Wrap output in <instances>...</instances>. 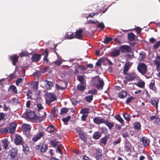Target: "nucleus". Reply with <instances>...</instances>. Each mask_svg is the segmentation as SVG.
<instances>
[{"label": "nucleus", "instance_id": "f257e3e1", "mask_svg": "<svg viewBox=\"0 0 160 160\" xmlns=\"http://www.w3.org/2000/svg\"><path fill=\"white\" fill-rule=\"evenodd\" d=\"M46 96L47 98L45 101L48 105H50L51 102L56 101L57 99L56 96L53 93H47Z\"/></svg>", "mask_w": 160, "mask_h": 160}, {"label": "nucleus", "instance_id": "f03ea898", "mask_svg": "<svg viewBox=\"0 0 160 160\" xmlns=\"http://www.w3.org/2000/svg\"><path fill=\"white\" fill-rule=\"evenodd\" d=\"M137 68L139 72L142 75L145 74L147 71V66L143 63H139Z\"/></svg>", "mask_w": 160, "mask_h": 160}, {"label": "nucleus", "instance_id": "7ed1b4c3", "mask_svg": "<svg viewBox=\"0 0 160 160\" xmlns=\"http://www.w3.org/2000/svg\"><path fill=\"white\" fill-rule=\"evenodd\" d=\"M124 75L125 76L124 77V78L128 82L134 80L137 78V75L136 73L133 72L128 73L127 72L126 74Z\"/></svg>", "mask_w": 160, "mask_h": 160}, {"label": "nucleus", "instance_id": "20e7f679", "mask_svg": "<svg viewBox=\"0 0 160 160\" xmlns=\"http://www.w3.org/2000/svg\"><path fill=\"white\" fill-rule=\"evenodd\" d=\"M9 155L11 160H18L17 151L16 149L12 148L9 151Z\"/></svg>", "mask_w": 160, "mask_h": 160}, {"label": "nucleus", "instance_id": "39448f33", "mask_svg": "<svg viewBox=\"0 0 160 160\" xmlns=\"http://www.w3.org/2000/svg\"><path fill=\"white\" fill-rule=\"evenodd\" d=\"M119 48L122 53H130L132 50L131 47L127 45H122Z\"/></svg>", "mask_w": 160, "mask_h": 160}, {"label": "nucleus", "instance_id": "423d86ee", "mask_svg": "<svg viewBox=\"0 0 160 160\" xmlns=\"http://www.w3.org/2000/svg\"><path fill=\"white\" fill-rule=\"evenodd\" d=\"M45 135V133L42 132H39L37 134L33 137L32 138V140L33 142H36L40 139L42 137Z\"/></svg>", "mask_w": 160, "mask_h": 160}, {"label": "nucleus", "instance_id": "0eeeda50", "mask_svg": "<svg viewBox=\"0 0 160 160\" xmlns=\"http://www.w3.org/2000/svg\"><path fill=\"white\" fill-rule=\"evenodd\" d=\"M60 85L56 84V88L58 89L63 90L66 89L67 87L68 84L66 82L61 81L60 82Z\"/></svg>", "mask_w": 160, "mask_h": 160}, {"label": "nucleus", "instance_id": "6e6552de", "mask_svg": "<svg viewBox=\"0 0 160 160\" xmlns=\"http://www.w3.org/2000/svg\"><path fill=\"white\" fill-rule=\"evenodd\" d=\"M159 100L157 98H152L150 100V102L153 107L155 108L157 111L158 110V104Z\"/></svg>", "mask_w": 160, "mask_h": 160}, {"label": "nucleus", "instance_id": "1a4fd4ad", "mask_svg": "<svg viewBox=\"0 0 160 160\" xmlns=\"http://www.w3.org/2000/svg\"><path fill=\"white\" fill-rule=\"evenodd\" d=\"M19 58V56L15 54L9 56V58L14 66L16 65V63L18 61Z\"/></svg>", "mask_w": 160, "mask_h": 160}, {"label": "nucleus", "instance_id": "9d476101", "mask_svg": "<svg viewBox=\"0 0 160 160\" xmlns=\"http://www.w3.org/2000/svg\"><path fill=\"white\" fill-rule=\"evenodd\" d=\"M14 142L17 145H22L23 143V142L22 137L19 135H16Z\"/></svg>", "mask_w": 160, "mask_h": 160}, {"label": "nucleus", "instance_id": "9b49d317", "mask_svg": "<svg viewBox=\"0 0 160 160\" xmlns=\"http://www.w3.org/2000/svg\"><path fill=\"white\" fill-rule=\"evenodd\" d=\"M97 84H95L98 89H102L103 88L104 82L102 79L99 77L98 80H97Z\"/></svg>", "mask_w": 160, "mask_h": 160}, {"label": "nucleus", "instance_id": "f8f14e48", "mask_svg": "<svg viewBox=\"0 0 160 160\" xmlns=\"http://www.w3.org/2000/svg\"><path fill=\"white\" fill-rule=\"evenodd\" d=\"M105 120L100 117H97L93 118V122L96 124L104 123Z\"/></svg>", "mask_w": 160, "mask_h": 160}, {"label": "nucleus", "instance_id": "ddd939ff", "mask_svg": "<svg viewBox=\"0 0 160 160\" xmlns=\"http://www.w3.org/2000/svg\"><path fill=\"white\" fill-rule=\"evenodd\" d=\"M17 126V124L14 123H11L9 124V133H13L15 132Z\"/></svg>", "mask_w": 160, "mask_h": 160}, {"label": "nucleus", "instance_id": "4468645a", "mask_svg": "<svg viewBox=\"0 0 160 160\" xmlns=\"http://www.w3.org/2000/svg\"><path fill=\"white\" fill-rule=\"evenodd\" d=\"M140 141L141 142H142L145 146H147L150 143L149 139L145 137L141 138L140 139Z\"/></svg>", "mask_w": 160, "mask_h": 160}, {"label": "nucleus", "instance_id": "2eb2a0df", "mask_svg": "<svg viewBox=\"0 0 160 160\" xmlns=\"http://www.w3.org/2000/svg\"><path fill=\"white\" fill-rule=\"evenodd\" d=\"M131 64L129 62H126L123 70V73L124 74H126L128 71L129 69L130 68L131 66Z\"/></svg>", "mask_w": 160, "mask_h": 160}, {"label": "nucleus", "instance_id": "dca6fc26", "mask_svg": "<svg viewBox=\"0 0 160 160\" xmlns=\"http://www.w3.org/2000/svg\"><path fill=\"white\" fill-rule=\"evenodd\" d=\"M82 30L81 29L77 30L75 32V38L81 39L82 37Z\"/></svg>", "mask_w": 160, "mask_h": 160}, {"label": "nucleus", "instance_id": "f3484780", "mask_svg": "<svg viewBox=\"0 0 160 160\" xmlns=\"http://www.w3.org/2000/svg\"><path fill=\"white\" fill-rule=\"evenodd\" d=\"M41 55L39 54L35 53L32 56V60L33 62L38 61L40 59Z\"/></svg>", "mask_w": 160, "mask_h": 160}, {"label": "nucleus", "instance_id": "a211bd4d", "mask_svg": "<svg viewBox=\"0 0 160 160\" xmlns=\"http://www.w3.org/2000/svg\"><path fill=\"white\" fill-rule=\"evenodd\" d=\"M86 83L78 84L77 87V89L81 91H84L86 88Z\"/></svg>", "mask_w": 160, "mask_h": 160}, {"label": "nucleus", "instance_id": "6ab92c4d", "mask_svg": "<svg viewBox=\"0 0 160 160\" xmlns=\"http://www.w3.org/2000/svg\"><path fill=\"white\" fill-rule=\"evenodd\" d=\"M120 49H115L113 50L110 54V56L112 57H115L118 56L120 54Z\"/></svg>", "mask_w": 160, "mask_h": 160}, {"label": "nucleus", "instance_id": "aec40b11", "mask_svg": "<svg viewBox=\"0 0 160 160\" xmlns=\"http://www.w3.org/2000/svg\"><path fill=\"white\" fill-rule=\"evenodd\" d=\"M75 35L72 32H67L65 36V38L68 39H73L75 38Z\"/></svg>", "mask_w": 160, "mask_h": 160}, {"label": "nucleus", "instance_id": "412c9836", "mask_svg": "<svg viewBox=\"0 0 160 160\" xmlns=\"http://www.w3.org/2000/svg\"><path fill=\"white\" fill-rule=\"evenodd\" d=\"M44 82H45V86L47 89H51V88L53 87V82L48 81L47 80H45Z\"/></svg>", "mask_w": 160, "mask_h": 160}, {"label": "nucleus", "instance_id": "4be33fe9", "mask_svg": "<svg viewBox=\"0 0 160 160\" xmlns=\"http://www.w3.org/2000/svg\"><path fill=\"white\" fill-rule=\"evenodd\" d=\"M102 134L100 132H95L92 136V138L95 140L98 139L101 137Z\"/></svg>", "mask_w": 160, "mask_h": 160}, {"label": "nucleus", "instance_id": "5701e85b", "mask_svg": "<svg viewBox=\"0 0 160 160\" xmlns=\"http://www.w3.org/2000/svg\"><path fill=\"white\" fill-rule=\"evenodd\" d=\"M104 123L108 127V128L110 130H111L112 128L114 126L113 122H109L107 120H105Z\"/></svg>", "mask_w": 160, "mask_h": 160}, {"label": "nucleus", "instance_id": "b1692460", "mask_svg": "<svg viewBox=\"0 0 160 160\" xmlns=\"http://www.w3.org/2000/svg\"><path fill=\"white\" fill-rule=\"evenodd\" d=\"M135 35L132 32L129 33L128 34V38L129 41H132L135 39Z\"/></svg>", "mask_w": 160, "mask_h": 160}, {"label": "nucleus", "instance_id": "393cba45", "mask_svg": "<svg viewBox=\"0 0 160 160\" xmlns=\"http://www.w3.org/2000/svg\"><path fill=\"white\" fill-rule=\"evenodd\" d=\"M127 92L126 91L122 90L118 94V97L121 98H124L127 95Z\"/></svg>", "mask_w": 160, "mask_h": 160}, {"label": "nucleus", "instance_id": "a878e982", "mask_svg": "<svg viewBox=\"0 0 160 160\" xmlns=\"http://www.w3.org/2000/svg\"><path fill=\"white\" fill-rule=\"evenodd\" d=\"M22 127L25 132H27L31 130V126L29 124H24L22 126Z\"/></svg>", "mask_w": 160, "mask_h": 160}, {"label": "nucleus", "instance_id": "bb28decb", "mask_svg": "<svg viewBox=\"0 0 160 160\" xmlns=\"http://www.w3.org/2000/svg\"><path fill=\"white\" fill-rule=\"evenodd\" d=\"M153 63L154 65L156 66L157 71L159 72L160 71V61L157 60H154Z\"/></svg>", "mask_w": 160, "mask_h": 160}, {"label": "nucleus", "instance_id": "cd10ccee", "mask_svg": "<svg viewBox=\"0 0 160 160\" xmlns=\"http://www.w3.org/2000/svg\"><path fill=\"white\" fill-rule=\"evenodd\" d=\"M145 57L146 53L144 52H140L139 53V56L138 59L140 62L142 61L145 58Z\"/></svg>", "mask_w": 160, "mask_h": 160}, {"label": "nucleus", "instance_id": "c85d7f7f", "mask_svg": "<svg viewBox=\"0 0 160 160\" xmlns=\"http://www.w3.org/2000/svg\"><path fill=\"white\" fill-rule=\"evenodd\" d=\"M133 128L135 129L139 130L141 128V125L138 122H136L133 124Z\"/></svg>", "mask_w": 160, "mask_h": 160}, {"label": "nucleus", "instance_id": "c756f323", "mask_svg": "<svg viewBox=\"0 0 160 160\" xmlns=\"http://www.w3.org/2000/svg\"><path fill=\"white\" fill-rule=\"evenodd\" d=\"M77 80L80 82L81 84L86 83L84 81V76L83 75L78 76L77 77Z\"/></svg>", "mask_w": 160, "mask_h": 160}, {"label": "nucleus", "instance_id": "7c9ffc66", "mask_svg": "<svg viewBox=\"0 0 160 160\" xmlns=\"http://www.w3.org/2000/svg\"><path fill=\"white\" fill-rule=\"evenodd\" d=\"M58 112V109L56 108L54 106L52 108V112L51 113L53 114L54 117L55 118L57 117V113Z\"/></svg>", "mask_w": 160, "mask_h": 160}, {"label": "nucleus", "instance_id": "2f4dec72", "mask_svg": "<svg viewBox=\"0 0 160 160\" xmlns=\"http://www.w3.org/2000/svg\"><path fill=\"white\" fill-rule=\"evenodd\" d=\"M46 131L50 133L54 132V126L53 125H50L49 126L46 128Z\"/></svg>", "mask_w": 160, "mask_h": 160}, {"label": "nucleus", "instance_id": "473e14b6", "mask_svg": "<svg viewBox=\"0 0 160 160\" xmlns=\"http://www.w3.org/2000/svg\"><path fill=\"white\" fill-rule=\"evenodd\" d=\"M9 128H0V132L2 134L9 133Z\"/></svg>", "mask_w": 160, "mask_h": 160}, {"label": "nucleus", "instance_id": "72a5a7b5", "mask_svg": "<svg viewBox=\"0 0 160 160\" xmlns=\"http://www.w3.org/2000/svg\"><path fill=\"white\" fill-rule=\"evenodd\" d=\"M102 150L100 148L97 149L96 152V157L97 158H100L102 155Z\"/></svg>", "mask_w": 160, "mask_h": 160}, {"label": "nucleus", "instance_id": "f704fd0d", "mask_svg": "<svg viewBox=\"0 0 160 160\" xmlns=\"http://www.w3.org/2000/svg\"><path fill=\"white\" fill-rule=\"evenodd\" d=\"M2 145L4 149H6L8 146V142L7 139L2 140Z\"/></svg>", "mask_w": 160, "mask_h": 160}, {"label": "nucleus", "instance_id": "c9c22d12", "mask_svg": "<svg viewBox=\"0 0 160 160\" xmlns=\"http://www.w3.org/2000/svg\"><path fill=\"white\" fill-rule=\"evenodd\" d=\"M115 118L120 122L122 124L124 125V121L122 118L119 115H117L115 116Z\"/></svg>", "mask_w": 160, "mask_h": 160}, {"label": "nucleus", "instance_id": "e433bc0d", "mask_svg": "<svg viewBox=\"0 0 160 160\" xmlns=\"http://www.w3.org/2000/svg\"><path fill=\"white\" fill-rule=\"evenodd\" d=\"M48 148L46 145L45 144H43L41 148V152H44L46 151Z\"/></svg>", "mask_w": 160, "mask_h": 160}, {"label": "nucleus", "instance_id": "4c0bfd02", "mask_svg": "<svg viewBox=\"0 0 160 160\" xmlns=\"http://www.w3.org/2000/svg\"><path fill=\"white\" fill-rule=\"evenodd\" d=\"M123 116L124 119L127 121H129L130 120L131 116L127 113H124Z\"/></svg>", "mask_w": 160, "mask_h": 160}, {"label": "nucleus", "instance_id": "58836bf2", "mask_svg": "<svg viewBox=\"0 0 160 160\" xmlns=\"http://www.w3.org/2000/svg\"><path fill=\"white\" fill-rule=\"evenodd\" d=\"M38 82L37 81H35L32 84V88L34 90H36L38 88Z\"/></svg>", "mask_w": 160, "mask_h": 160}, {"label": "nucleus", "instance_id": "ea45409f", "mask_svg": "<svg viewBox=\"0 0 160 160\" xmlns=\"http://www.w3.org/2000/svg\"><path fill=\"white\" fill-rule=\"evenodd\" d=\"M108 139L107 137H105L101 138L100 140L101 143L104 144V145L106 144Z\"/></svg>", "mask_w": 160, "mask_h": 160}, {"label": "nucleus", "instance_id": "a19ab883", "mask_svg": "<svg viewBox=\"0 0 160 160\" xmlns=\"http://www.w3.org/2000/svg\"><path fill=\"white\" fill-rule=\"evenodd\" d=\"M104 62V59L103 58H101L98 59V62L96 63V65L98 67L100 66L101 63Z\"/></svg>", "mask_w": 160, "mask_h": 160}, {"label": "nucleus", "instance_id": "79ce46f5", "mask_svg": "<svg viewBox=\"0 0 160 160\" xmlns=\"http://www.w3.org/2000/svg\"><path fill=\"white\" fill-rule=\"evenodd\" d=\"M9 88L14 93L16 94L17 93V88L14 85H11Z\"/></svg>", "mask_w": 160, "mask_h": 160}, {"label": "nucleus", "instance_id": "37998d69", "mask_svg": "<svg viewBox=\"0 0 160 160\" xmlns=\"http://www.w3.org/2000/svg\"><path fill=\"white\" fill-rule=\"evenodd\" d=\"M71 116L69 115L67 117L62 118V120L65 125H67L68 124L67 122L69 120Z\"/></svg>", "mask_w": 160, "mask_h": 160}, {"label": "nucleus", "instance_id": "c03bdc74", "mask_svg": "<svg viewBox=\"0 0 160 160\" xmlns=\"http://www.w3.org/2000/svg\"><path fill=\"white\" fill-rule=\"evenodd\" d=\"M27 114V117L30 119H33L34 117V114L33 112H28Z\"/></svg>", "mask_w": 160, "mask_h": 160}, {"label": "nucleus", "instance_id": "a18cd8bd", "mask_svg": "<svg viewBox=\"0 0 160 160\" xmlns=\"http://www.w3.org/2000/svg\"><path fill=\"white\" fill-rule=\"evenodd\" d=\"M93 96L90 95L88 96H86L85 97V99L87 102H90L93 99Z\"/></svg>", "mask_w": 160, "mask_h": 160}, {"label": "nucleus", "instance_id": "49530a36", "mask_svg": "<svg viewBox=\"0 0 160 160\" xmlns=\"http://www.w3.org/2000/svg\"><path fill=\"white\" fill-rule=\"evenodd\" d=\"M79 136V138L81 139L84 142L86 141V139L85 136L84 135V134L83 133H80L78 134Z\"/></svg>", "mask_w": 160, "mask_h": 160}, {"label": "nucleus", "instance_id": "de8ad7c7", "mask_svg": "<svg viewBox=\"0 0 160 160\" xmlns=\"http://www.w3.org/2000/svg\"><path fill=\"white\" fill-rule=\"evenodd\" d=\"M155 81L154 80H152L151 82L150 83L149 85V87L150 89L152 90H154V88L155 86Z\"/></svg>", "mask_w": 160, "mask_h": 160}, {"label": "nucleus", "instance_id": "09e8293b", "mask_svg": "<svg viewBox=\"0 0 160 160\" xmlns=\"http://www.w3.org/2000/svg\"><path fill=\"white\" fill-rule=\"evenodd\" d=\"M112 40V38L111 37H107L105 38L103 41V42L105 44H108Z\"/></svg>", "mask_w": 160, "mask_h": 160}, {"label": "nucleus", "instance_id": "8fccbe9b", "mask_svg": "<svg viewBox=\"0 0 160 160\" xmlns=\"http://www.w3.org/2000/svg\"><path fill=\"white\" fill-rule=\"evenodd\" d=\"M89 109L87 108H84L81 109L80 113L82 114H88L89 112Z\"/></svg>", "mask_w": 160, "mask_h": 160}, {"label": "nucleus", "instance_id": "3c124183", "mask_svg": "<svg viewBox=\"0 0 160 160\" xmlns=\"http://www.w3.org/2000/svg\"><path fill=\"white\" fill-rule=\"evenodd\" d=\"M69 108H62L60 111L61 114H64L67 112L68 111Z\"/></svg>", "mask_w": 160, "mask_h": 160}, {"label": "nucleus", "instance_id": "603ef678", "mask_svg": "<svg viewBox=\"0 0 160 160\" xmlns=\"http://www.w3.org/2000/svg\"><path fill=\"white\" fill-rule=\"evenodd\" d=\"M45 53H46V55L44 56L43 60V63H45L46 62V63L48 62V53L47 52V51H46L45 52Z\"/></svg>", "mask_w": 160, "mask_h": 160}, {"label": "nucleus", "instance_id": "864d4df0", "mask_svg": "<svg viewBox=\"0 0 160 160\" xmlns=\"http://www.w3.org/2000/svg\"><path fill=\"white\" fill-rule=\"evenodd\" d=\"M26 95L28 97L27 98L28 99H32V92L31 91L28 90L27 92Z\"/></svg>", "mask_w": 160, "mask_h": 160}, {"label": "nucleus", "instance_id": "5fc2aeb1", "mask_svg": "<svg viewBox=\"0 0 160 160\" xmlns=\"http://www.w3.org/2000/svg\"><path fill=\"white\" fill-rule=\"evenodd\" d=\"M135 98V97H132V96H131L130 97L127 98L126 100V104H128L132 101V100L134 99Z\"/></svg>", "mask_w": 160, "mask_h": 160}, {"label": "nucleus", "instance_id": "6e6d98bb", "mask_svg": "<svg viewBox=\"0 0 160 160\" xmlns=\"http://www.w3.org/2000/svg\"><path fill=\"white\" fill-rule=\"evenodd\" d=\"M29 53L27 51L22 52L20 54V56L21 57L23 56H29Z\"/></svg>", "mask_w": 160, "mask_h": 160}, {"label": "nucleus", "instance_id": "4d7b16f0", "mask_svg": "<svg viewBox=\"0 0 160 160\" xmlns=\"http://www.w3.org/2000/svg\"><path fill=\"white\" fill-rule=\"evenodd\" d=\"M137 86L141 88H143L145 86V82L143 81L137 83Z\"/></svg>", "mask_w": 160, "mask_h": 160}, {"label": "nucleus", "instance_id": "13d9d810", "mask_svg": "<svg viewBox=\"0 0 160 160\" xmlns=\"http://www.w3.org/2000/svg\"><path fill=\"white\" fill-rule=\"evenodd\" d=\"M23 79L21 78H18L16 81V85L17 86H18L20 83H22L23 82Z\"/></svg>", "mask_w": 160, "mask_h": 160}, {"label": "nucleus", "instance_id": "bf43d9fd", "mask_svg": "<svg viewBox=\"0 0 160 160\" xmlns=\"http://www.w3.org/2000/svg\"><path fill=\"white\" fill-rule=\"evenodd\" d=\"M124 150L127 152H131V149L129 147L126 145L124 147Z\"/></svg>", "mask_w": 160, "mask_h": 160}, {"label": "nucleus", "instance_id": "052dcab7", "mask_svg": "<svg viewBox=\"0 0 160 160\" xmlns=\"http://www.w3.org/2000/svg\"><path fill=\"white\" fill-rule=\"evenodd\" d=\"M22 147L23 151L24 152H27L29 150V148L27 144H26L25 145H23Z\"/></svg>", "mask_w": 160, "mask_h": 160}, {"label": "nucleus", "instance_id": "680f3d73", "mask_svg": "<svg viewBox=\"0 0 160 160\" xmlns=\"http://www.w3.org/2000/svg\"><path fill=\"white\" fill-rule=\"evenodd\" d=\"M38 111L42 110L43 109V107L41 103H38L36 105Z\"/></svg>", "mask_w": 160, "mask_h": 160}, {"label": "nucleus", "instance_id": "e2e57ef3", "mask_svg": "<svg viewBox=\"0 0 160 160\" xmlns=\"http://www.w3.org/2000/svg\"><path fill=\"white\" fill-rule=\"evenodd\" d=\"M160 46V40L158 41L153 46V47L154 49H156L159 47Z\"/></svg>", "mask_w": 160, "mask_h": 160}, {"label": "nucleus", "instance_id": "0e129e2a", "mask_svg": "<svg viewBox=\"0 0 160 160\" xmlns=\"http://www.w3.org/2000/svg\"><path fill=\"white\" fill-rule=\"evenodd\" d=\"M50 143L54 148H55L57 145L56 141L53 140L50 141Z\"/></svg>", "mask_w": 160, "mask_h": 160}, {"label": "nucleus", "instance_id": "69168bd1", "mask_svg": "<svg viewBox=\"0 0 160 160\" xmlns=\"http://www.w3.org/2000/svg\"><path fill=\"white\" fill-rule=\"evenodd\" d=\"M98 27L100 28L101 29H103L105 28V26L103 23L101 22L99 23L98 25Z\"/></svg>", "mask_w": 160, "mask_h": 160}, {"label": "nucleus", "instance_id": "338daca9", "mask_svg": "<svg viewBox=\"0 0 160 160\" xmlns=\"http://www.w3.org/2000/svg\"><path fill=\"white\" fill-rule=\"evenodd\" d=\"M121 141V139L120 138H118L117 140L114 141L113 143V144L114 146H115L117 144H119Z\"/></svg>", "mask_w": 160, "mask_h": 160}, {"label": "nucleus", "instance_id": "774afa93", "mask_svg": "<svg viewBox=\"0 0 160 160\" xmlns=\"http://www.w3.org/2000/svg\"><path fill=\"white\" fill-rule=\"evenodd\" d=\"M12 101L13 102V104L15 105H17L20 103L18 100L17 98H13L12 99Z\"/></svg>", "mask_w": 160, "mask_h": 160}]
</instances>
